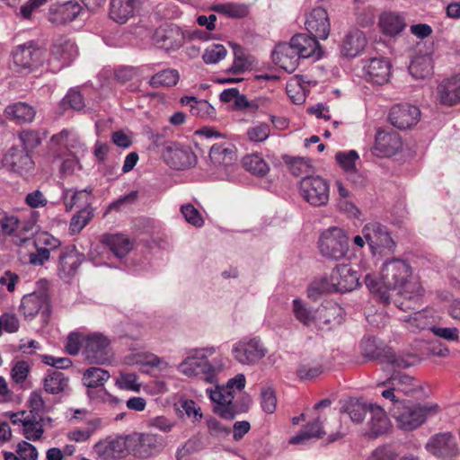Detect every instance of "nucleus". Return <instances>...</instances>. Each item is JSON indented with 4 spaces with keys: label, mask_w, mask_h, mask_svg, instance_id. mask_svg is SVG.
I'll use <instances>...</instances> for the list:
<instances>
[{
    "label": "nucleus",
    "mask_w": 460,
    "mask_h": 460,
    "mask_svg": "<svg viewBox=\"0 0 460 460\" xmlns=\"http://www.w3.org/2000/svg\"><path fill=\"white\" fill-rule=\"evenodd\" d=\"M365 284L371 293L376 294L385 304L390 303V290L399 289L400 297L395 305L407 312L419 306L424 289L419 279L412 276L411 267L402 259L394 258L384 262L380 279L371 274L365 276Z\"/></svg>",
    "instance_id": "1"
},
{
    "label": "nucleus",
    "mask_w": 460,
    "mask_h": 460,
    "mask_svg": "<svg viewBox=\"0 0 460 460\" xmlns=\"http://www.w3.org/2000/svg\"><path fill=\"white\" fill-rule=\"evenodd\" d=\"M246 384L243 374H238L229 379L226 385H216L206 390L213 404L215 413L226 420H233L249 410V398L235 399L236 392H241Z\"/></svg>",
    "instance_id": "2"
},
{
    "label": "nucleus",
    "mask_w": 460,
    "mask_h": 460,
    "mask_svg": "<svg viewBox=\"0 0 460 460\" xmlns=\"http://www.w3.org/2000/svg\"><path fill=\"white\" fill-rule=\"evenodd\" d=\"M215 352L213 347L194 349L178 366V370L188 377H198L209 384L215 383L217 374L224 368L221 357L208 359V357Z\"/></svg>",
    "instance_id": "3"
},
{
    "label": "nucleus",
    "mask_w": 460,
    "mask_h": 460,
    "mask_svg": "<svg viewBox=\"0 0 460 460\" xmlns=\"http://www.w3.org/2000/svg\"><path fill=\"white\" fill-rule=\"evenodd\" d=\"M438 411L437 404H405L397 402L391 414L397 426L405 431H411L421 426L426 420Z\"/></svg>",
    "instance_id": "4"
},
{
    "label": "nucleus",
    "mask_w": 460,
    "mask_h": 460,
    "mask_svg": "<svg viewBox=\"0 0 460 460\" xmlns=\"http://www.w3.org/2000/svg\"><path fill=\"white\" fill-rule=\"evenodd\" d=\"M359 284L358 271L348 264H341L332 271L330 279L323 278L312 284V288L323 292H350Z\"/></svg>",
    "instance_id": "5"
},
{
    "label": "nucleus",
    "mask_w": 460,
    "mask_h": 460,
    "mask_svg": "<svg viewBox=\"0 0 460 460\" xmlns=\"http://www.w3.org/2000/svg\"><path fill=\"white\" fill-rule=\"evenodd\" d=\"M318 247L323 257L338 261L344 258L349 251V237L341 228L330 227L322 233Z\"/></svg>",
    "instance_id": "6"
},
{
    "label": "nucleus",
    "mask_w": 460,
    "mask_h": 460,
    "mask_svg": "<svg viewBox=\"0 0 460 460\" xmlns=\"http://www.w3.org/2000/svg\"><path fill=\"white\" fill-rule=\"evenodd\" d=\"M77 54L78 49L75 42L66 36H59L51 45L49 58L47 60L48 66L53 73H57L69 66Z\"/></svg>",
    "instance_id": "7"
},
{
    "label": "nucleus",
    "mask_w": 460,
    "mask_h": 460,
    "mask_svg": "<svg viewBox=\"0 0 460 460\" xmlns=\"http://www.w3.org/2000/svg\"><path fill=\"white\" fill-rule=\"evenodd\" d=\"M15 71L30 73L44 62L45 51L33 41L16 46L12 51Z\"/></svg>",
    "instance_id": "8"
},
{
    "label": "nucleus",
    "mask_w": 460,
    "mask_h": 460,
    "mask_svg": "<svg viewBox=\"0 0 460 460\" xmlns=\"http://www.w3.org/2000/svg\"><path fill=\"white\" fill-rule=\"evenodd\" d=\"M131 455L139 459H148L162 453L165 447L164 438L153 433L129 435Z\"/></svg>",
    "instance_id": "9"
},
{
    "label": "nucleus",
    "mask_w": 460,
    "mask_h": 460,
    "mask_svg": "<svg viewBox=\"0 0 460 460\" xmlns=\"http://www.w3.org/2000/svg\"><path fill=\"white\" fill-rule=\"evenodd\" d=\"M425 449L439 460H456L460 455L456 438L448 431L432 435L426 442Z\"/></svg>",
    "instance_id": "10"
},
{
    "label": "nucleus",
    "mask_w": 460,
    "mask_h": 460,
    "mask_svg": "<svg viewBox=\"0 0 460 460\" xmlns=\"http://www.w3.org/2000/svg\"><path fill=\"white\" fill-rule=\"evenodd\" d=\"M268 350L259 338H243L232 348L234 358L242 365L253 366L261 360Z\"/></svg>",
    "instance_id": "11"
},
{
    "label": "nucleus",
    "mask_w": 460,
    "mask_h": 460,
    "mask_svg": "<svg viewBox=\"0 0 460 460\" xmlns=\"http://www.w3.org/2000/svg\"><path fill=\"white\" fill-rule=\"evenodd\" d=\"M84 355L89 363L106 364L111 362L113 352L110 340L102 333H93L84 340Z\"/></svg>",
    "instance_id": "12"
},
{
    "label": "nucleus",
    "mask_w": 460,
    "mask_h": 460,
    "mask_svg": "<svg viewBox=\"0 0 460 460\" xmlns=\"http://www.w3.org/2000/svg\"><path fill=\"white\" fill-rule=\"evenodd\" d=\"M361 232L373 255L393 252L395 243L385 226L372 222L365 225Z\"/></svg>",
    "instance_id": "13"
},
{
    "label": "nucleus",
    "mask_w": 460,
    "mask_h": 460,
    "mask_svg": "<svg viewBox=\"0 0 460 460\" xmlns=\"http://www.w3.org/2000/svg\"><path fill=\"white\" fill-rule=\"evenodd\" d=\"M299 190L303 199L312 206H324L329 200V184L320 176L303 177Z\"/></svg>",
    "instance_id": "14"
},
{
    "label": "nucleus",
    "mask_w": 460,
    "mask_h": 460,
    "mask_svg": "<svg viewBox=\"0 0 460 460\" xmlns=\"http://www.w3.org/2000/svg\"><path fill=\"white\" fill-rule=\"evenodd\" d=\"M128 436L108 438L97 442L93 451L101 460H120L131 454Z\"/></svg>",
    "instance_id": "15"
},
{
    "label": "nucleus",
    "mask_w": 460,
    "mask_h": 460,
    "mask_svg": "<svg viewBox=\"0 0 460 460\" xmlns=\"http://www.w3.org/2000/svg\"><path fill=\"white\" fill-rule=\"evenodd\" d=\"M163 156L165 163L175 170H185L197 164V156L190 147L174 142L164 143Z\"/></svg>",
    "instance_id": "16"
},
{
    "label": "nucleus",
    "mask_w": 460,
    "mask_h": 460,
    "mask_svg": "<svg viewBox=\"0 0 460 460\" xmlns=\"http://www.w3.org/2000/svg\"><path fill=\"white\" fill-rule=\"evenodd\" d=\"M1 168H6L12 172L23 176L34 169V162L31 154L13 146L3 156L0 163Z\"/></svg>",
    "instance_id": "17"
},
{
    "label": "nucleus",
    "mask_w": 460,
    "mask_h": 460,
    "mask_svg": "<svg viewBox=\"0 0 460 460\" xmlns=\"http://www.w3.org/2000/svg\"><path fill=\"white\" fill-rule=\"evenodd\" d=\"M11 422L22 426V432L28 440H38L41 438L44 429L43 417L33 414H27V411H19L10 414Z\"/></svg>",
    "instance_id": "18"
},
{
    "label": "nucleus",
    "mask_w": 460,
    "mask_h": 460,
    "mask_svg": "<svg viewBox=\"0 0 460 460\" xmlns=\"http://www.w3.org/2000/svg\"><path fill=\"white\" fill-rule=\"evenodd\" d=\"M84 261V255L75 246H66L61 250L58 258V276L65 280L74 277L79 266Z\"/></svg>",
    "instance_id": "19"
},
{
    "label": "nucleus",
    "mask_w": 460,
    "mask_h": 460,
    "mask_svg": "<svg viewBox=\"0 0 460 460\" xmlns=\"http://www.w3.org/2000/svg\"><path fill=\"white\" fill-rule=\"evenodd\" d=\"M363 71L367 82L382 85L389 81L391 63L385 58H372L365 62Z\"/></svg>",
    "instance_id": "20"
},
{
    "label": "nucleus",
    "mask_w": 460,
    "mask_h": 460,
    "mask_svg": "<svg viewBox=\"0 0 460 460\" xmlns=\"http://www.w3.org/2000/svg\"><path fill=\"white\" fill-rule=\"evenodd\" d=\"M436 99L445 106L460 103V73L440 81L436 90Z\"/></svg>",
    "instance_id": "21"
},
{
    "label": "nucleus",
    "mask_w": 460,
    "mask_h": 460,
    "mask_svg": "<svg viewBox=\"0 0 460 460\" xmlns=\"http://www.w3.org/2000/svg\"><path fill=\"white\" fill-rule=\"evenodd\" d=\"M305 30L320 40H326L330 34L331 23L328 13L322 7L314 8L305 17Z\"/></svg>",
    "instance_id": "22"
},
{
    "label": "nucleus",
    "mask_w": 460,
    "mask_h": 460,
    "mask_svg": "<svg viewBox=\"0 0 460 460\" xmlns=\"http://www.w3.org/2000/svg\"><path fill=\"white\" fill-rule=\"evenodd\" d=\"M420 116L418 107L411 104H396L389 112V120L400 129H407L417 124Z\"/></svg>",
    "instance_id": "23"
},
{
    "label": "nucleus",
    "mask_w": 460,
    "mask_h": 460,
    "mask_svg": "<svg viewBox=\"0 0 460 460\" xmlns=\"http://www.w3.org/2000/svg\"><path fill=\"white\" fill-rule=\"evenodd\" d=\"M81 145L77 135L68 129H63L51 137L49 144V152L57 158L62 157L67 152H72Z\"/></svg>",
    "instance_id": "24"
},
{
    "label": "nucleus",
    "mask_w": 460,
    "mask_h": 460,
    "mask_svg": "<svg viewBox=\"0 0 460 460\" xmlns=\"http://www.w3.org/2000/svg\"><path fill=\"white\" fill-rule=\"evenodd\" d=\"M62 199L66 211L73 209H78V211H82V209H93V189H64L62 191Z\"/></svg>",
    "instance_id": "25"
},
{
    "label": "nucleus",
    "mask_w": 460,
    "mask_h": 460,
    "mask_svg": "<svg viewBox=\"0 0 460 460\" xmlns=\"http://www.w3.org/2000/svg\"><path fill=\"white\" fill-rule=\"evenodd\" d=\"M184 33L176 25H168L157 29L154 35L155 45L165 50L177 49L184 42Z\"/></svg>",
    "instance_id": "26"
},
{
    "label": "nucleus",
    "mask_w": 460,
    "mask_h": 460,
    "mask_svg": "<svg viewBox=\"0 0 460 460\" xmlns=\"http://www.w3.org/2000/svg\"><path fill=\"white\" fill-rule=\"evenodd\" d=\"M49 310V298L42 291L26 294L21 300L20 313L25 319H33L39 313Z\"/></svg>",
    "instance_id": "27"
},
{
    "label": "nucleus",
    "mask_w": 460,
    "mask_h": 460,
    "mask_svg": "<svg viewBox=\"0 0 460 460\" xmlns=\"http://www.w3.org/2000/svg\"><path fill=\"white\" fill-rule=\"evenodd\" d=\"M300 58L290 41L278 44L272 52L273 62L288 73L296 69Z\"/></svg>",
    "instance_id": "28"
},
{
    "label": "nucleus",
    "mask_w": 460,
    "mask_h": 460,
    "mask_svg": "<svg viewBox=\"0 0 460 460\" xmlns=\"http://www.w3.org/2000/svg\"><path fill=\"white\" fill-rule=\"evenodd\" d=\"M419 306L413 314L402 319L404 327L411 332H419L422 330H431V327L436 323V316L432 309H422L421 300L419 302Z\"/></svg>",
    "instance_id": "29"
},
{
    "label": "nucleus",
    "mask_w": 460,
    "mask_h": 460,
    "mask_svg": "<svg viewBox=\"0 0 460 460\" xmlns=\"http://www.w3.org/2000/svg\"><path fill=\"white\" fill-rule=\"evenodd\" d=\"M317 39L311 34L298 33L292 37L290 43L301 58L312 57L319 59L322 57V49Z\"/></svg>",
    "instance_id": "30"
},
{
    "label": "nucleus",
    "mask_w": 460,
    "mask_h": 460,
    "mask_svg": "<svg viewBox=\"0 0 460 460\" xmlns=\"http://www.w3.org/2000/svg\"><path fill=\"white\" fill-rule=\"evenodd\" d=\"M82 12L76 1H68L52 6L49 12V21L56 25H64L74 21Z\"/></svg>",
    "instance_id": "31"
},
{
    "label": "nucleus",
    "mask_w": 460,
    "mask_h": 460,
    "mask_svg": "<svg viewBox=\"0 0 460 460\" xmlns=\"http://www.w3.org/2000/svg\"><path fill=\"white\" fill-rule=\"evenodd\" d=\"M139 6V0H110L109 16L119 24L134 17Z\"/></svg>",
    "instance_id": "32"
},
{
    "label": "nucleus",
    "mask_w": 460,
    "mask_h": 460,
    "mask_svg": "<svg viewBox=\"0 0 460 460\" xmlns=\"http://www.w3.org/2000/svg\"><path fill=\"white\" fill-rule=\"evenodd\" d=\"M367 45L365 33L358 29L349 30L344 36L341 52L347 58H355L358 56Z\"/></svg>",
    "instance_id": "33"
},
{
    "label": "nucleus",
    "mask_w": 460,
    "mask_h": 460,
    "mask_svg": "<svg viewBox=\"0 0 460 460\" xmlns=\"http://www.w3.org/2000/svg\"><path fill=\"white\" fill-rule=\"evenodd\" d=\"M402 147V140L396 132L378 130L376 135L375 150L382 156H392Z\"/></svg>",
    "instance_id": "34"
},
{
    "label": "nucleus",
    "mask_w": 460,
    "mask_h": 460,
    "mask_svg": "<svg viewBox=\"0 0 460 460\" xmlns=\"http://www.w3.org/2000/svg\"><path fill=\"white\" fill-rule=\"evenodd\" d=\"M378 24L382 33L389 37L399 35L407 25L403 14L392 11L382 13Z\"/></svg>",
    "instance_id": "35"
},
{
    "label": "nucleus",
    "mask_w": 460,
    "mask_h": 460,
    "mask_svg": "<svg viewBox=\"0 0 460 460\" xmlns=\"http://www.w3.org/2000/svg\"><path fill=\"white\" fill-rule=\"evenodd\" d=\"M369 413L368 436L376 438L385 434L390 428V420L385 410L377 404H369Z\"/></svg>",
    "instance_id": "36"
},
{
    "label": "nucleus",
    "mask_w": 460,
    "mask_h": 460,
    "mask_svg": "<svg viewBox=\"0 0 460 460\" xmlns=\"http://www.w3.org/2000/svg\"><path fill=\"white\" fill-rule=\"evenodd\" d=\"M236 149L230 143L215 144L210 148L209 158L217 166L228 167L236 160Z\"/></svg>",
    "instance_id": "37"
},
{
    "label": "nucleus",
    "mask_w": 460,
    "mask_h": 460,
    "mask_svg": "<svg viewBox=\"0 0 460 460\" xmlns=\"http://www.w3.org/2000/svg\"><path fill=\"white\" fill-rule=\"evenodd\" d=\"M323 419L317 416L312 421H309L305 428L296 436L289 439V443L293 445L306 444L311 438H320L325 434L323 427Z\"/></svg>",
    "instance_id": "38"
},
{
    "label": "nucleus",
    "mask_w": 460,
    "mask_h": 460,
    "mask_svg": "<svg viewBox=\"0 0 460 460\" xmlns=\"http://www.w3.org/2000/svg\"><path fill=\"white\" fill-rule=\"evenodd\" d=\"M4 113L6 119L16 123H31L35 118L36 111L31 105L18 102L6 106Z\"/></svg>",
    "instance_id": "39"
},
{
    "label": "nucleus",
    "mask_w": 460,
    "mask_h": 460,
    "mask_svg": "<svg viewBox=\"0 0 460 460\" xmlns=\"http://www.w3.org/2000/svg\"><path fill=\"white\" fill-rule=\"evenodd\" d=\"M43 387L50 394L66 393L69 389V378L58 370H48Z\"/></svg>",
    "instance_id": "40"
},
{
    "label": "nucleus",
    "mask_w": 460,
    "mask_h": 460,
    "mask_svg": "<svg viewBox=\"0 0 460 460\" xmlns=\"http://www.w3.org/2000/svg\"><path fill=\"white\" fill-rule=\"evenodd\" d=\"M342 308L336 304L328 303L317 308L316 327L323 328L341 323Z\"/></svg>",
    "instance_id": "41"
},
{
    "label": "nucleus",
    "mask_w": 460,
    "mask_h": 460,
    "mask_svg": "<svg viewBox=\"0 0 460 460\" xmlns=\"http://www.w3.org/2000/svg\"><path fill=\"white\" fill-rule=\"evenodd\" d=\"M103 243L118 259L124 258L133 247L131 240L119 234L104 235Z\"/></svg>",
    "instance_id": "42"
},
{
    "label": "nucleus",
    "mask_w": 460,
    "mask_h": 460,
    "mask_svg": "<svg viewBox=\"0 0 460 460\" xmlns=\"http://www.w3.org/2000/svg\"><path fill=\"white\" fill-rule=\"evenodd\" d=\"M292 312L295 318L304 326H316L317 309H314L301 299L296 298L292 302Z\"/></svg>",
    "instance_id": "43"
},
{
    "label": "nucleus",
    "mask_w": 460,
    "mask_h": 460,
    "mask_svg": "<svg viewBox=\"0 0 460 460\" xmlns=\"http://www.w3.org/2000/svg\"><path fill=\"white\" fill-rule=\"evenodd\" d=\"M383 358V363L394 368H406L419 361V357L415 354H396L391 348L384 349Z\"/></svg>",
    "instance_id": "44"
},
{
    "label": "nucleus",
    "mask_w": 460,
    "mask_h": 460,
    "mask_svg": "<svg viewBox=\"0 0 460 460\" xmlns=\"http://www.w3.org/2000/svg\"><path fill=\"white\" fill-rule=\"evenodd\" d=\"M409 71L415 78L429 77L433 72L432 58L428 55L415 57L409 66Z\"/></svg>",
    "instance_id": "45"
},
{
    "label": "nucleus",
    "mask_w": 460,
    "mask_h": 460,
    "mask_svg": "<svg viewBox=\"0 0 460 460\" xmlns=\"http://www.w3.org/2000/svg\"><path fill=\"white\" fill-rule=\"evenodd\" d=\"M383 385H392L396 388L397 393L403 394H410L418 387L412 376L401 372H394Z\"/></svg>",
    "instance_id": "46"
},
{
    "label": "nucleus",
    "mask_w": 460,
    "mask_h": 460,
    "mask_svg": "<svg viewBox=\"0 0 460 460\" xmlns=\"http://www.w3.org/2000/svg\"><path fill=\"white\" fill-rule=\"evenodd\" d=\"M342 411L346 412L353 422L360 423L369 411V404L357 399H350L342 406Z\"/></svg>",
    "instance_id": "47"
},
{
    "label": "nucleus",
    "mask_w": 460,
    "mask_h": 460,
    "mask_svg": "<svg viewBox=\"0 0 460 460\" xmlns=\"http://www.w3.org/2000/svg\"><path fill=\"white\" fill-rule=\"evenodd\" d=\"M110 373L101 367H90L85 370L83 382L87 387H99L102 386L110 378Z\"/></svg>",
    "instance_id": "48"
},
{
    "label": "nucleus",
    "mask_w": 460,
    "mask_h": 460,
    "mask_svg": "<svg viewBox=\"0 0 460 460\" xmlns=\"http://www.w3.org/2000/svg\"><path fill=\"white\" fill-rule=\"evenodd\" d=\"M242 163L246 171L257 176H264L270 170L266 161L257 154L245 155Z\"/></svg>",
    "instance_id": "49"
},
{
    "label": "nucleus",
    "mask_w": 460,
    "mask_h": 460,
    "mask_svg": "<svg viewBox=\"0 0 460 460\" xmlns=\"http://www.w3.org/2000/svg\"><path fill=\"white\" fill-rule=\"evenodd\" d=\"M130 363L135 365L157 367L161 371L169 367L168 362H166L163 358H159L158 356L148 352H140L135 354Z\"/></svg>",
    "instance_id": "50"
},
{
    "label": "nucleus",
    "mask_w": 460,
    "mask_h": 460,
    "mask_svg": "<svg viewBox=\"0 0 460 460\" xmlns=\"http://www.w3.org/2000/svg\"><path fill=\"white\" fill-rule=\"evenodd\" d=\"M44 137L45 134L41 137L39 131L33 129H24L18 134V139L22 146V149L29 154L41 144Z\"/></svg>",
    "instance_id": "51"
},
{
    "label": "nucleus",
    "mask_w": 460,
    "mask_h": 460,
    "mask_svg": "<svg viewBox=\"0 0 460 460\" xmlns=\"http://www.w3.org/2000/svg\"><path fill=\"white\" fill-rule=\"evenodd\" d=\"M138 380L139 377L136 373L121 371L116 379L115 385L120 390L138 393L142 387Z\"/></svg>",
    "instance_id": "52"
},
{
    "label": "nucleus",
    "mask_w": 460,
    "mask_h": 460,
    "mask_svg": "<svg viewBox=\"0 0 460 460\" xmlns=\"http://www.w3.org/2000/svg\"><path fill=\"white\" fill-rule=\"evenodd\" d=\"M180 79V75L175 69H164L150 79V84L154 87L159 86H174Z\"/></svg>",
    "instance_id": "53"
},
{
    "label": "nucleus",
    "mask_w": 460,
    "mask_h": 460,
    "mask_svg": "<svg viewBox=\"0 0 460 460\" xmlns=\"http://www.w3.org/2000/svg\"><path fill=\"white\" fill-rule=\"evenodd\" d=\"M219 13H223L231 18H243L249 13L247 4L239 3L219 4L213 7Z\"/></svg>",
    "instance_id": "54"
},
{
    "label": "nucleus",
    "mask_w": 460,
    "mask_h": 460,
    "mask_svg": "<svg viewBox=\"0 0 460 460\" xmlns=\"http://www.w3.org/2000/svg\"><path fill=\"white\" fill-rule=\"evenodd\" d=\"M323 372L322 364L318 362H304L297 370L296 375L299 379L311 381L318 377Z\"/></svg>",
    "instance_id": "55"
},
{
    "label": "nucleus",
    "mask_w": 460,
    "mask_h": 460,
    "mask_svg": "<svg viewBox=\"0 0 460 460\" xmlns=\"http://www.w3.org/2000/svg\"><path fill=\"white\" fill-rule=\"evenodd\" d=\"M93 216V209H82L71 219L69 230L72 234H78L91 221Z\"/></svg>",
    "instance_id": "56"
},
{
    "label": "nucleus",
    "mask_w": 460,
    "mask_h": 460,
    "mask_svg": "<svg viewBox=\"0 0 460 460\" xmlns=\"http://www.w3.org/2000/svg\"><path fill=\"white\" fill-rule=\"evenodd\" d=\"M226 49L221 44H213L208 47L203 53L202 58L206 64H217L226 56Z\"/></svg>",
    "instance_id": "57"
},
{
    "label": "nucleus",
    "mask_w": 460,
    "mask_h": 460,
    "mask_svg": "<svg viewBox=\"0 0 460 460\" xmlns=\"http://www.w3.org/2000/svg\"><path fill=\"white\" fill-rule=\"evenodd\" d=\"M358 158L359 156L358 153L354 150L348 152H339L336 154L337 162L342 167V169L349 172H353L356 171V163Z\"/></svg>",
    "instance_id": "58"
},
{
    "label": "nucleus",
    "mask_w": 460,
    "mask_h": 460,
    "mask_svg": "<svg viewBox=\"0 0 460 460\" xmlns=\"http://www.w3.org/2000/svg\"><path fill=\"white\" fill-rule=\"evenodd\" d=\"M181 212L189 224L196 227H201L204 225V219L201 214L192 204L188 203L181 205Z\"/></svg>",
    "instance_id": "59"
},
{
    "label": "nucleus",
    "mask_w": 460,
    "mask_h": 460,
    "mask_svg": "<svg viewBox=\"0 0 460 460\" xmlns=\"http://www.w3.org/2000/svg\"><path fill=\"white\" fill-rule=\"evenodd\" d=\"M28 405L30 411H27V414H33L39 417H43V413L46 412V404L42 398V395L38 391H33L31 393L28 399Z\"/></svg>",
    "instance_id": "60"
},
{
    "label": "nucleus",
    "mask_w": 460,
    "mask_h": 460,
    "mask_svg": "<svg viewBox=\"0 0 460 460\" xmlns=\"http://www.w3.org/2000/svg\"><path fill=\"white\" fill-rule=\"evenodd\" d=\"M261 406L269 414L273 413L277 408V396L271 387H264L261 392Z\"/></svg>",
    "instance_id": "61"
},
{
    "label": "nucleus",
    "mask_w": 460,
    "mask_h": 460,
    "mask_svg": "<svg viewBox=\"0 0 460 460\" xmlns=\"http://www.w3.org/2000/svg\"><path fill=\"white\" fill-rule=\"evenodd\" d=\"M270 134V128L267 123H259L247 130V137L252 142H263Z\"/></svg>",
    "instance_id": "62"
},
{
    "label": "nucleus",
    "mask_w": 460,
    "mask_h": 460,
    "mask_svg": "<svg viewBox=\"0 0 460 460\" xmlns=\"http://www.w3.org/2000/svg\"><path fill=\"white\" fill-rule=\"evenodd\" d=\"M31 371V367L24 360L17 361L11 370V377L16 384H23Z\"/></svg>",
    "instance_id": "63"
},
{
    "label": "nucleus",
    "mask_w": 460,
    "mask_h": 460,
    "mask_svg": "<svg viewBox=\"0 0 460 460\" xmlns=\"http://www.w3.org/2000/svg\"><path fill=\"white\" fill-rule=\"evenodd\" d=\"M190 113L200 118H213L216 115V110L208 101L197 100L191 107Z\"/></svg>",
    "instance_id": "64"
}]
</instances>
